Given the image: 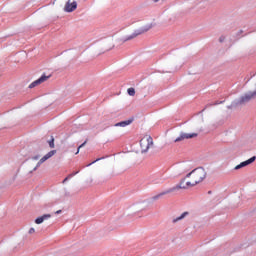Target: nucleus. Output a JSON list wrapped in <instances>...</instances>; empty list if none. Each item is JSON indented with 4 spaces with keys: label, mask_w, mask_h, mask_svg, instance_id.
<instances>
[{
    "label": "nucleus",
    "mask_w": 256,
    "mask_h": 256,
    "mask_svg": "<svg viewBox=\"0 0 256 256\" xmlns=\"http://www.w3.org/2000/svg\"><path fill=\"white\" fill-rule=\"evenodd\" d=\"M189 177H192V181L186 182V186L195 187V185H199V183L205 181V179L207 178V172L205 171V168L198 167L186 175L187 179H189Z\"/></svg>",
    "instance_id": "f257e3e1"
},
{
    "label": "nucleus",
    "mask_w": 256,
    "mask_h": 256,
    "mask_svg": "<svg viewBox=\"0 0 256 256\" xmlns=\"http://www.w3.org/2000/svg\"><path fill=\"white\" fill-rule=\"evenodd\" d=\"M251 99H256V91L248 92L242 95L239 99L234 100L228 109H233V107H239V105H247Z\"/></svg>",
    "instance_id": "f03ea898"
},
{
    "label": "nucleus",
    "mask_w": 256,
    "mask_h": 256,
    "mask_svg": "<svg viewBox=\"0 0 256 256\" xmlns=\"http://www.w3.org/2000/svg\"><path fill=\"white\" fill-rule=\"evenodd\" d=\"M183 183H185V178L178 185L153 196L152 201H158V199L160 197H163V195H169V193H173L174 191H179V189H187V186L183 185Z\"/></svg>",
    "instance_id": "7ed1b4c3"
},
{
    "label": "nucleus",
    "mask_w": 256,
    "mask_h": 256,
    "mask_svg": "<svg viewBox=\"0 0 256 256\" xmlns=\"http://www.w3.org/2000/svg\"><path fill=\"white\" fill-rule=\"evenodd\" d=\"M152 28H153V24H147L135 30L131 35L124 38V41H131V39H135V37H139V35H143V33H147V31H149Z\"/></svg>",
    "instance_id": "20e7f679"
},
{
    "label": "nucleus",
    "mask_w": 256,
    "mask_h": 256,
    "mask_svg": "<svg viewBox=\"0 0 256 256\" xmlns=\"http://www.w3.org/2000/svg\"><path fill=\"white\" fill-rule=\"evenodd\" d=\"M140 147L142 153H147L151 147H153V138L151 136H146L140 140Z\"/></svg>",
    "instance_id": "39448f33"
},
{
    "label": "nucleus",
    "mask_w": 256,
    "mask_h": 256,
    "mask_svg": "<svg viewBox=\"0 0 256 256\" xmlns=\"http://www.w3.org/2000/svg\"><path fill=\"white\" fill-rule=\"evenodd\" d=\"M199 134L197 133H185L181 132L179 137H177L174 142L179 143L181 141H185V139H194V137H197Z\"/></svg>",
    "instance_id": "423d86ee"
},
{
    "label": "nucleus",
    "mask_w": 256,
    "mask_h": 256,
    "mask_svg": "<svg viewBox=\"0 0 256 256\" xmlns=\"http://www.w3.org/2000/svg\"><path fill=\"white\" fill-rule=\"evenodd\" d=\"M55 153H57V150H51L50 152H48L46 155H44L36 164V167L33 169V171H35L36 169H39V167H41V165H43V163H45V161H47L48 159H51V157H53V155H55Z\"/></svg>",
    "instance_id": "0eeeda50"
},
{
    "label": "nucleus",
    "mask_w": 256,
    "mask_h": 256,
    "mask_svg": "<svg viewBox=\"0 0 256 256\" xmlns=\"http://www.w3.org/2000/svg\"><path fill=\"white\" fill-rule=\"evenodd\" d=\"M75 9H77V1L71 2V0H68L65 4L64 11H66V13H73Z\"/></svg>",
    "instance_id": "6e6552de"
},
{
    "label": "nucleus",
    "mask_w": 256,
    "mask_h": 256,
    "mask_svg": "<svg viewBox=\"0 0 256 256\" xmlns=\"http://www.w3.org/2000/svg\"><path fill=\"white\" fill-rule=\"evenodd\" d=\"M50 76H45L42 75L39 79L35 80L34 82H32L29 85V89H33L35 87H37V85H41V83H45V81H47V79H49Z\"/></svg>",
    "instance_id": "1a4fd4ad"
},
{
    "label": "nucleus",
    "mask_w": 256,
    "mask_h": 256,
    "mask_svg": "<svg viewBox=\"0 0 256 256\" xmlns=\"http://www.w3.org/2000/svg\"><path fill=\"white\" fill-rule=\"evenodd\" d=\"M255 159L256 157L253 156L251 158H249L248 160L241 162L239 165H237L234 169L236 171H239V169H243V167H247V165H251V163H255Z\"/></svg>",
    "instance_id": "9d476101"
},
{
    "label": "nucleus",
    "mask_w": 256,
    "mask_h": 256,
    "mask_svg": "<svg viewBox=\"0 0 256 256\" xmlns=\"http://www.w3.org/2000/svg\"><path fill=\"white\" fill-rule=\"evenodd\" d=\"M47 219H51V214H44L43 216H40L35 219L36 225H41L43 221H47Z\"/></svg>",
    "instance_id": "9b49d317"
},
{
    "label": "nucleus",
    "mask_w": 256,
    "mask_h": 256,
    "mask_svg": "<svg viewBox=\"0 0 256 256\" xmlns=\"http://www.w3.org/2000/svg\"><path fill=\"white\" fill-rule=\"evenodd\" d=\"M133 123V119L121 121L114 124V127H127V125H131Z\"/></svg>",
    "instance_id": "f8f14e48"
},
{
    "label": "nucleus",
    "mask_w": 256,
    "mask_h": 256,
    "mask_svg": "<svg viewBox=\"0 0 256 256\" xmlns=\"http://www.w3.org/2000/svg\"><path fill=\"white\" fill-rule=\"evenodd\" d=\"M187 215H189V212H183L180 216L173 218L172 223H179V221H183V219L187 217Z\"/></svg>",
    "instance_id": "ddd939ff"
},
{
    "label": "nucleus",
    "mask_w": 256,
    "mask_h": 256,
    "mask_svg": "<svg viewBox=\"0 0 256 256\" xmlns=\"http://www.w3.org/2000/svg\"><path fill=\"white\" fill-rule=\"evenodd\" d=\"M48 145L51 149H55V138H53V136L51 137V139L48 141Z\"/></svg>",
    "instance_id": "4468645a"
},
{
    "label": "nucleus",
    "mask_w": 256,
    "mask_h": 256,
    "mask_svg": "<svg viewBox=\"0 0 256 256\" xmlns=\"http://www.w3.org/2000/svg\"><path fill=\"white\" fill-rule=\"evenodd\" d=\"M77 173H79V171L73 172V173L69 174V175L63 180L62 183H67V180H68V179H71L72 177H75V175H77Z\"/></svg>",
    "instance_id": "2eb2a0df"
},
{
    "label": "nucleus",
    "mask_w": 256,
    "mask_h": 256,
    "mask_svg": "<svg viewBox=\"0 0 256 256\" xmlns=\"http://www.w3.org/2000/svg\"><path fill=\"white\" fill-rule=\"evenodd\" d=\"M127 93L130 97H135V88H128Z\"/></svg>",
    "instance_id": "dca6fc26"
},
{
    "label": "nucleus",
    "mask_w": 256,
    "mask_h": 256,
    "mask_svg": "<svg viewBox=\"0 0 256 256\" xmlns=\"http://www.w3.org/2000/svg\"><path fill=\"white\" fill-rule=\"evenodd\" d=\"M85 145H87V140L84 141V142L78 147L77 152H76V155H78L80 149L83 148V147H85Z\"/></svg>",
    "instance_id": "f3484780"
},
{
    "label": "nucleus",
    "mask_w": 256,
    "mask_h": 256,
    "mask_svg": "<svg viewBox=\"0 0 256 256\" xmlns=\"http://www.w3.org/2000/svg\"><path fill=\"white\" fill-rule=\"evenodd\" d=\"M40 158H41V155H39V154L34 155V156L31 157V159H32L33 161H39Z\"/></svg>",
    "instance_id": "a211bd4d"
},
{
    "label": "nucleus",
    "mask_w": 256,
    "mask_h": 256,
    "mask_svg": "<svg viewBox=\"0 0 256 256\" xmlns=\"http://www.w3.org/2000/svg\"><path fill=\"white\" fill-rule=\"evenodd\" d=\"M101 159H105V157H101V158H98V159L94 160L93 162L88 164L87 167H91V165H93L94 163H97V161H101Z\"/></svg>",
    "instance_id": "6ab92c4d"
},
{
    "label": "nucleus",
    "mask_w": 256,
    "mask_h": 256,
    "mask_svg": "<svg viewBox=\"0 0 256 256\" xmlns=\"http://www.w3.org/2000/svg\"><path fill=\"white\" fill-rule=\"evenodd\" d=\"M224 41H225V36H220L219 42H220V43H223Z\"/></svg>",
    "instance_id": "aec40b11"
},
{
    "label": "nucleus",
    "mask_w": 256,
    "mask_h": 256,
    "mask_svg": "<svg viewBox=\"0 0 256 256\" xmlns=\"http://www.w3.org/2000/svg\"><path fill=\"white\" fill-rule=\"evenodd\" d=\"M33 233H35V228H30L29 234H30V235H33Z\"/></svg>",
    "instance_id": "412c9836"
},
{
    "label": "nucleus",
    "mask_w": 256,
    "mask_h": 256,
    "mask_svg": "<svg viewBox=\"0 0 256 256\" xmlns=\"http://www.w3.org/2000/svg\"><path fill=\"white\" fill-rule=\"evenodd\" d=\"M221 103H224V101H216L215 103H214V105H221Z\"/></svg>",
    "instance_id": "4be33fe9"
},
{
    "label": "nucleus",
    "mask_w": 256,
    "mask_h": 256,
    "mask_svg": "<svg viewBox=\"0 0 256 256\" xmlns=\"http://www.w3.org/2000/svg\"><path fill=\"white\" fill-rule=\"evenodd\" d=\"M159 1H165V0H153V3H159Z\"/></svg>",
    "instance_id": "5701e85b"
},
{
    "label": "nucleus",
    "mask_w": 256,
    "mask_h": 256,
    "mask_svg": "<svg viewBox=\"0 0 256 256\" xmlns=\"http://www.w3.org/2000/svg\"><path fill=\"white\" fill-rule=\"evenodd\" d=\"M61 213V210L56 211V215H59Z\"/></svg>",
    "instance_id": "b1692460"
},
{
    "label": "nucleus",
    "mask_w": 256,
    "mask_h": 256,
    "mask_svg": "<svg viewBox=\"0 0 256 256\" xmlns=\"http://www.w3.org/2000/svg\"><path fill=\"white\" fill-rule=\"evenodd\" d=\"M212 104H208L206 107H211Z\"/></svg>",
    "instance_id": "393cba45"
},
{
    "label": "nucleus",
    "mask_w": 256,
    "mask_h": 256,
    "mask_svg": "<svg viewBox=\"0 0 256 256\" xmlns=\"http://www.w3.org/2000/svg\"><path fill=\"white\" fill-rule=\"evenodd\" d=\"M208 195H211V191H208Z\"/></svg>",
    "instance_id": "a878e982"
}]
</instances>
